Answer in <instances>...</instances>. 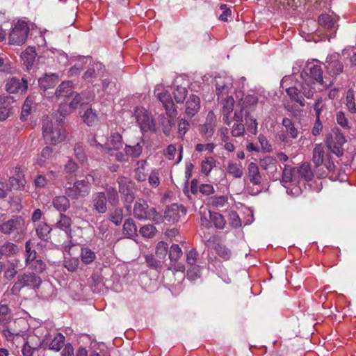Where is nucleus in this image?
Wrapping results in <instances>:
<instances>
[{"label": "nucleus", "mask_w": 356, "mask_h": 356, "mask_svg": "<svg viewBox=\"0 0 356 356\" xmlns=\"http://www.w3.org/2000/svg\"><path fill=\"white\" fill-rule=\"evenodd\" d=\"M335 165L332 161H327L324 166H322L321 169H318L316 174L320 179L325 177L328 172H332L334 170Z\"/></svg>", "instance_id": "obj_49"}, {"label": "nucleus", "mask_w": 356, "mask_h": 356, "mask_svg": "<svg viewBox=\"0 0 356 356\" xmlns=\"http://www.w3.org/2000/svg\"><path fill=\"white\" fill-rule=\"evenodd\" d=\"M297 173L299 177L307 181L312 180L314 177V173L309 163H302L297 170Z\"/></svg>", "instance_id": "obj_36"}, {"label": "nucleus", "mask_w": 356, "mask_h": 356, "mask_svg": "<svg viewBox=\"0 0 356 356\" xmlns=\"http://www.w3.org/2000/svg\"><path fill=\"white\" fill-rule=\"evenodd\" d=\"M58 118H60V115L56 113L54 115L55 122L49 120L48 118L43 120L42 134L47 143L56 145L63 142L66 138V131L61 125L63 122L57 121Z\"/></svg>", "instance_id": "obj_3"}, {"label": "nucleus", "mask_w": 356, "mask_h": 356, "mask_svg": "<svg viewBox=\"0 0 356 356\" xmlns=\"http://www.w3.org/2000/svg\"><path fill=\"white\" fill-rule=\"evenodd\" d=\"M26 266L29 269L33 270L35 274H40L46 268V264L41 259H36Z\"/></svg>", "instance_id": "obj_48"}, {"label": "nucleus", "mask_w": 356, "mask_h": 356, "mask_svg": "<svg viewBox=\"0 0 356 356\" xmlns=\"http://www.w3.org/2000/svg\"><path fill=\"white\" fill-rule=\"evenodd\" d=\"M13 102V99L10 96L0 97V121L5 120L12 113Z\"/></svg>", "instance_id": "obj_21"}, {"label": "nucleus", "mask_w": 356, "mask_h": 356, "mask_svg": "<svg viewBox=\"0 0 356 356\" xmlns=\"http://www.w3.org/2000/svg\"><path fill=\"white\" fill-rule=\"evenodd\" d=\"M19 252L17 246L10 241H6L0 245V259L3 257H13Z\"/></svg>", "instance_id": "obj_29"}, {"label": "nucleus", "mask_w": 356, "mask_h": 356, "mask_svg": "<svg viewBox=\"0 0 356 356\" xmlns=\"http://www.w3.org/2000/svg\"><path fill=\"white\" fill-rule=\"evenodd\" d=\"M134 216L138 220H152L156 223L159 222L161 216L157 213L155 208H149L147 202L139 199L137 200L134 207Z\"/></svg>", "instance_id": "obj_5"}, {"label": "nucleus", "mask_w": 356, "mask_h": 356, "mask_svg": "<svg viewBox=\"0 0 356 356\" xmlns=\"http://www.w3.org/2000/svg\"><path fill=\"white\" fill-rule=\"evenodd\" d=\"M318 22L319 25L325 29L334 30V33L337 29L336 19L328 14H321L318 17Z\"/></svg>", "instance_id": "obj_27"}, {"label": "nucleus", "mask_w": 356, "mask_h": 356, "mask_svg": "<svg viewBox=\"0 0 356 356\" xmlns=\"http://www.w3.org/2000/svg\"><path fill=\"white\" fill-rule=\"evenodd\" d=\"M169 259L170 260L169 268L174 272L178 271V245H172L169 252Z\"/></svg>", "instance_id": "obj_37"}, {"label": "nucleus", "mask_w": 356, "mask_h": 356, "mask_svg": "<svg viewBox=\"0 0 356 356\" xmlns=\"http://www.w3.org/2000/svg\"><path fill=\"white\" fill-rule=\"evenodd\" d=\"M36 53L34 47H29L22 54V58L24 61V64L28 69L31 67L34 63Z\"/></svg>", "instance_id": "obj_33"}, {"label": "nucleus", "mask_w": 356, "mask_h": 356, "mask_svg": "<svg viewBox=\"0 0 356 356\" xmlns=\"http://www.w3.org/2000/svg\"><path fill=\"white\" fill-rule=\"evenodd\" d=\"M123 146L122 137L118 132L111 133L104 145V153L113 156V152L122 148Z\"/></svg>", "instance_id": "obj_18"}, {"label": "nucleus", "mask_w": 356, "mask_h": 356, "mask_svg": "<svg viewBox=\"0 0 356 356\" xmlns=\"http://www.w3.org/2000/svg\"><path fill=\"white\" fill-rule=\"evenodd\" d=\"M110 220L116 225H120L122 221L123 212L120 208H115L110 213Z\"/></svg>", "instance_id": "obj_54"}, {"label": "nucleus", "mask_w": 356, "mask_h": 356, "mask_svg": "<svg viewBox=\"0 0 356 356\" xmlns=\"http://www.w3.org/2000/svg\"><path fill=\"white\" fill-rule=\"evenodd\" d=\"M134 115L142 132H155L156 124L150 113L142 106H136L134 111Z\"/></svg>", "instance_id": "obj_6"}, {"label": "nucleus", "mask_w": 356, "mask_h": 356, "mask_svg": "<svg viewBox=\"0 0 356 356\" xmlns=\"http://www.w3.org/2000/svg\"><path fill=\"white\" fill-rule=\"evenodd\" d=\"M200 98L195 95H191L186 102V114L191 118L194 116L200 108Z\"/></svg>", "instance_id": "obj_25"}, {"label": "nucleus", "mask_w": 356, "mask_h": 356, "mask_svg": "<svg viewBox=\"0 0 356 356\" xmlns=\"http://www.w3.org/2000/svg\"><path fill=\"white\" fill-rule=\"evenodd\" d=\"M80 257L82 262L85 264H90L96 259L95 252L88 248H81Z\"/></svg>", "instance_id": "obj_41"}, {"label": "nucleus", "mask_w": 356, "mask_h": 356, "mask_svg": "<svg viewBox=\"0 0 356 356\" xmlns=\"http://www.w3.org/2000/svg\"><path fill=\"white\" fill-rule=\"evenodd\" d=\"M124 150L126 155L130 156L134 158H137L140 156V155L141 154L143 147L140 145V143L138 142L134 145H126Z\"/></svg>", "instance_id": "obj_46"}, {"label": "nucleus", "mask_w": 356, "mask_h": 356, "mask_svg": "<svg viewBox=\"0 0 356 356\" xmlns=\"http://www.w3.org/2000/svg\"><path fill=\"white\" fill-rule=\"evenodd\" d=\"M56 99L60 105L57 114L60 118L57 121L63 122L66 116L77 108L79 105L81 107L83 102L87 101V96L83 92L78 93L74 90H56Z\"/></svg>", "instance_id": "obj_2"}, {"label": "nucleus", "mask_w": 356, "mask_h": 356, "mask_svg": "<svg viewBox=\"0 0 356 356\" xmlns=\"http://www.w3.org/2000/svg\"><path fill=\"white\" fill-rule=\"evenodd\" d=\"M60 218L56 222L54 227L68 232L71 230L72 220L66 215L60 213Z\"/></svg>", "instance_id": "obj_40"}, {"label": "nucleus", "mask_w": 356, "mask_h": 356, "mask_svg": "<svg viewBox=\"0 0 356 356\" xmlns=\"http://www.w3.org/2000/svg\"><path fill=\"white\" fill-rule=\"evenodd\" d=\"M101 66V64L97 63H93L88 69L85 72L83 75V79L88 82H90L92 81L94 78L97 76L98 73L97 70H99V67Z\"/></svg>", "instance_id": "obj_44"}, {"label": "nucleus", "mask_w": 356, "mask_h": 356, "mask_svg": "<svg viewBox=\"0 0 356 356\" xmlns=\"http://www.w3.org/2000/svg\"><path fill=\"white\" fill-rule=\"evenodd\" d=\"M346 142L344 136L339 132L334 133L330 139L327 140V145L330 151L337 156L343 154V145Z\"/></svg>", "instance_id": "obj_16"}, {"label": "nucleus", "mask_w": 356, "mask_h": 356, "mask_svg": "<svg viewBox=\"0 0 356 356\" xmlns=\"http://www.w3.org/2000/svg\"><path fill=\"white\" fill-rule=\"evenodd\" d=\"M51 228L45 222L39 224L36 229V232L40 238L44 241H47L49 238V234Z\"/></svg>", "instance_id": "obj_45"}, {"label": "nucleus", "mask_w": 356, "mask_h": 356, "mask_svg": "<svg viewBox=\"0 0 356 356\" xmlns=\"http://www.w3.org/2000/svg\"><path fill=\"white\" fill-rule=\"evenodd\" d=\"M31 346H33L35 349L38 350L42 344L44 342V340H42L36 334H29L26 341Z\"/></svg>", "instance_id": "obj_58"}, {"label": "nucleus", "mask_w": 356, "mask_h": 356, "mask_svg": "<svg viewBox=\"0 0 356 356\" xmlns=\"http://www.w3.org/2000/svg\"><path fill=\"white\" fill-rule=\"evenodd\" d=\"M26 249V265H29L31 262L36 260L37 252L35 250H32L31 247V241H28L25 244Z\"/></svg>", "instance_id": "obj_53"}, {"label": "nucleus", "mask_w": 356, "mask_h": 356, "mask_svg": "<svg viewBox=\"0 0 356 356\" xmlns=\"http://www.w3.org/2000/svg\"><path fill=\"white\" fill-rule=\"evenodd\" d=\"M65 342V337L60 333L56 334L49 343V348L54 351H59Z\"/></svg>", "instance_id": "obj_39"}, {"label": "nucleus", "mask_w": 356, "mask_h": 356, "mask_svg": "<svg viewBox=\"0 0 356 356\" xmlns=\"http://www.w3.org/2000/svg\"><path fill=\"white\" fill-rule=\"evenodd\" d=\"M294 168L289 165H284L282 172V182L288 183L293 181Z\"/></svg>", "instance_id": "obj_55"}, {"label": "nucleus", "mask_w": 356, "mask_h": 356, "mask_svg": "<svg viewBox=\"0 0 356 356\" xmlns=\"http://www.w3.org/2000/svg\"><path fill=\"white\" fill-rule=\"evenodd\" d=\"M147 161L145 160L138 161L135 168V179L138 181L146 180L148 172L146 169Z\"/></svg>", "instance_id": "obj_32"}, {"label": "nucleus", "mask_w": 356, "mask_h": 356, "mask_svg": "<svg viewBox=\"0 0 356 356\" xmlns=\"http://www.w3.org/2000/svg\"><path fill=\"white\" fill-rule=\"evenodd\" d=\"M316 60L303 61V65L298 74L300 78L299 86L302 89H313L316 87H323L329 89L333 84V80L330 77L323 76V72L320 65L315 63Z\"/></svg>", "instance_id": "obj_1"}, {"label": "nucleus", "mask_w": 356, "mask_h": 356, "mask_svg": "<svg viewBox=\"0 0 356 356\" xmlns=\"http://www.w3.org/2000/svg\"><path fill=\"white\" fill-rule=\"evenodd\" d=\"M284 127L277 134V138L280 141L285 144L291 143V139H296L298 136L299 131L296 127L294 122L288 118H284L282 121Z\"/></svg>", "instance_id": "obj_8"}, {"label": "nucleus", "mask_w": 356, "mask_h": 356, "mask_svg": "<svg viewBox=\"0 0 356 356\" xmlns=\"http://www.w3.org/2000/svg\"><path fill=\"white\" fill-rule=\"evenodd\" d=\"M41 282V278L35 273H24L18 277V280L13 286L11 291L13 293H17L22 287L36 289L39 287Z\"/></svg>", "instance_id": "obj_11"}, {"label": "nucleus", "mask_w": 356, "mask_h": 356, "mask_svg": "<svg viewBox=\"0 0 356 356\" xmlns=\"http://www.w3.org/2000/svg\"><path fill=\"white\" fill-rule=\"evenodd\" d=\"M178 217V204H172L168 206L164 212V220L168 223L174 222Z\"/></svg>", "instance_id": "obj_35"}, {"label": "nucleus", "mask_w": 356, "mask_h": 356, "mask_svg": "<svg viewBox=\"0 0 356 356\" xmlns=\"http://www.w3.org/2000/svg\"><path fill=\"white\" fill-rule=\"evenodd\" d=\"M202 80L204 82H207V86L212 89L214 87L216 89H229V88L234 87L232 77L227 74H222L214 77L204 76Z\"/></svg>", "instance_id": "obj_13"}, {"label": "nucleus", "mask_w": 356, "mask_h": 356, "mask_svg": "<svg viewBox=\"0 0 356 356\" xmlns=\"http://www.w3.org/2000/svg\"><path fill=\"white\" fill-rule=\"evenodd\" d=\"M209 213L211 221L213 222L214 226L218 229H223L226 223L223 216L216 212L209 211Z\"/></svg>", "instance_id": "obj_47"}, {"label": "nucleus", "mask_w": 356, "mask_h": 356, "mask_svg": "<svg viewBox=\"0 0 356 356\" xmlns=\"http://www.w3.org/2000/svg\"><path fill=\"white\" fill-rule=\"evenodd\" d=\"M303 65V60H297L293 65L292 74L285 76L280 82V87L282 89H299L302 88V86H299L300 79H298V74Z\"/></svg>", "instance_id": "obj_12"}, {"label": "nucleus", "mask_w": 356, "mask_h": 356, "mask_svg": "<svg viewBox=\"0 0 356 356\" xmlns=\"http://www.w3.org/2000/svg\"><path fill=\"white\" fill-rule=\"evenodd\" d=\"M53 149L50 147H45L42 152L37 156L35 163L40 166L45 165L53 159Z\"/></svg>", "instance_id": "obj_30"}, {"label": "nucleus", "mask_w": 356, "mask_h": 356, "mask_svg": "<svg viewBox=\"0 0 356 356\" xmlns=\"http://www.w3.org/2000/svg\"><path fill=\"white\" fill-rule=\"evenodd\" d=\"M29 27L24 21H18L9 34V42L11 44L21 45L27 38Z\"/></svg>", "instance_id": "obj_10"}, {"label": "nucleus", "mask_w": 356, "mask_h": 356, "mask_svg": "<svg viewBox=\"0 0 356 356\" xmlns=\"http://www.w3.org/2000/svg\"><path fill=\"white\" fill-rule=\"evenodd\" d=\"M245 182L252 184V188L249 189L251 195H257L262 190L261 175L258 165L251 162L248 166V174L245 178Z\"/></svg>", "instance_id": "obj_7"}, {"label": "nucleus", "mask_w": 356, "mask_h": 356, "mask_svg": "<svg viewBox=\"0 0 356 356\" xmlns=\"http://www.w3.org/2000/svg\"><path fill=\"white\" fill-rule=\"evenodd\" d=\"M119 184V191L122 195V198L125 202L131 203L134 201L135 196L134 188L135 184L129 179L122 177L118 179Z\"/></svg>", "instance_id": "obj_15"}, {"label": "nucleus", "mask_w": 356, "mask_h": 356, "mask_svg": "<svg viewBox=\"0 0 356 356\" xmlns=\"http://www.w3.org/2000/svg\"><path fill=\"white\" fill-rule=\"evenodd\" d=\"M9 183L12 188L19 190L24 188L26 181L24 175L19 168H15L13 176L9 179Z\"/></svg>", "instance_id": "obj_23"}, {"label": "nucleus", "mask_w": 356, "mask_h": 356, "mask_svg": "<svg viewBox=\"0 0 356 356\" xmlns=\"http://www.w3.org/2000/svg\"><path fill=\"white\" fill-rule=\"evenodd\" d=\"M324 147L321 144L316 145L313 150L312 161L317 168L322 166L324 161Z\"/></svg>", "instance_id": "obj_31"}, {"label": "nucleus", "mask_w": 356, "mask_h": 356, "mask_svg": "<svg viewBox=\"0 0 356 356\" xmlns=\"http://www.w3.org/2000/svg\"><path fill=\"white\" fill-rule=\"evenodd\" d=\"M246 122L248 124V130L251 134L255 135L257 133L258 123L257 120L253 118L249 114L245 116Z\"/></svg>", "instance_id": "obj_61"}, {"label": "nucleus", "mask_w": 356, "mask_h": 356, "mask_svg": "<svg viewBox=\"0 0 356 356\" xmlns=\"http://www.w3.org/2000/svg\"><path fill=\"white\" fill-rule=\"evenodd\" d=\"M229 223L234 228H238L241 226V220L236 211H230L229 212Z\"/></svg>", "instance_id": "obj_59"}, {"label": "nucleus", "mask_w": 356, "mask_h": 356, "mask_svg": "<svg viewBox=\"0 0 356 356\" xmlns=\"http://www.w3.org/2000/svg\"><path fill=\"white\" fill-rule=\"evenodd\" d=\"M156 229L152 225L143 226L140 229L141 235L145 238H152L154 236Z\"/></svg>", "instance_id": "obj_62"}, {"label": "nucleus", "mask_w": 356, "mask_h": 356, "mask_svg": "<svg viewBox=\"0 0 356 356\" xmlns=\"http://www.w3.org/2000/svg\"><path fill=\"white\" fill-rule=\"evenodd\" d=\"M209 204L214 208L220 209L228 204V198L225 195H215L209 198Z\"/></svg>", "instance_id": "obj_43"}, {"label": "nucleus", "mask_w": 356, "mask_h": 356, "mask_svg": "<svg viewBox=\"0 0 356 356\" xmlns=\"http://www.w3.org/2000/svg\"><path fill=\"white\" fill-rule=\"evenodd\" d=\"M222 104L223 122L227 125L230 126L231 121L229 120V115L234 109V99L232 96H227L224 99Z\"/></svg>", "instance_id": "obj_26"}, {"label": "nucleus", "mask_w": 356, "mask_h": 356, "mask_svg": "<svg viewBox=\"0 0 356 356\" xmlns=\"http://www.w3.org/2000/svg\"><path fill=\"white\" fill-rule=\"evenodd\" d=\"M90 183L89 180H78L72 186L66 187L65 194L71 199L77 200L86 197L90 192Z\"/></svg>", "instance_id": "obj_9"}, {"label": "nucleus", "mask_w": 356, "mask_h": 356, "mask_svg": "<svg viewBox=\"0 0 356 356\" xmlns=\"http://www.w3.org/2000/svg\"><path fill=\"white\" fill-rule=\"evenodd\" d=\"M226 170L227 174L234 179H240L244 175V168L241 161H229Z\"/></svg>", "instance_id": "obj_22"}, {"label": "nucleus", "mask_w": 356, "mask_h": 356, "mask_svg": "<svg viewBox=\"0 0 356 356\" xmlns=\"http://www.w3.org/2000/svg\"><path fill=\"white\" fill-rule=\"evenodd\" d=\"M63 262L64 267L70 272H75L79 265V260L76 257L65 258Z\"/></svg>", "instance_id": "obj_51"}, {"label": "nucleus", "mask_w": 356, "mask_h": 356, "mask_svg": "<svg viewBox=\"0 0 356 356\" xmlns=\"http://www.w3.org/2000/svg\"><path fill=\"white\" fill-rule=\"evenodd\" d=\"M105 195L106 194V200L113 205L115 206L119 203V195L117 190L112 186H107L105 190Z\"/></svg>", "instance_id": "obj_42"}, {"label": "nucleus", "mask_w": 356, "mask_h": 356, "mask_svg": "<svg viewBox=\"0 0 356 356\" xmlns=\"http://www.w3.org/2000/svg\"><path fill=\"white\" fill-rule=\"evenodd\" d=\"M231 134L233 137L243 136L245 134V127L243 123H234L232 126Z\"/></svg>", "instance_id": "obj_63"}, {"label": "nucleus", "mask_w": 356, "mask_h": 356, "mask_svg": "<svg viewBox=\"0 0 356 356\" xmlns=\"http://www.w3.org/2000/svg\"><path fill=\"white\" fill-rule=\"evenodd\" d=\"M28 81L25 78L13 76L8 79L6 89H28Z\"/></svg>", "instance_id": "obj_28"}, {"label": "nucleus", "mask_w": 356, "mask_h": 356, "mask_svg": "<svg viewBox=\"0 0 356 356\" xmlns=\"http://www.w3.org/2000/svg\"><path fill=\"white\" fill-rule=\"evenodd\" d=\"M92 209L98 213H105L107 211V200L104 192H96L92 195Z\"/></svg>", "instance_id": "obj_19"}, {"label": "nucleus", "mask_w": 356, "mask_h": 356, "mask_svg": "<svg viewBox=\"0 0 356 356\" xmlns=\"http://www.w3.org/2000/svg\"><path fill=\"white\" fill-rule=\"evenodd\" d=\"M327 72L330 74V77L333 80L332 77L340 74L343 71V66L339 60V55L334 54L327 57L326 59Z\"/></svg>", "instance_id": "obj_17"}, {"label": "nucleus", "mask_w": 356, "mask_h": 356, "mask_svg": "<svg viewBox=\"0 0 356 356\" xmlns=\"http://www.w3.org/2000/svg\"><path fill=\"white\" fill-rule=\"evenodd\" d=\"M289 96L294 101L300 104L301 106H305V99L302 94V90H286Z\"/></svg>", "instance_id": "obj_57"}, {"label": "nucleus", "mask_w": 356, "mask_h": 356, "mask_svg": "<svg viewBox=\"0 0 356 356\" xmlns=\"http://www.w3.org/2000/svg\"><path fill=\"white\" fill-rule=\"evenodd\" d=\"M54 208L59 211H65L70 207V201L64 195L56 196L53 200Z\"/></svg>", "instance_id": "obj_38"}, {"label": "nucleus", "mask_w": 356, "mask_h": 356, "mask_svg": "<svg viewBox=\"0 0 356 356\" xmlns=\"http://www.w3.org/2000/svg\"><path fill=\"white\" fill-rule=\"evenodd\" d=\"M93 99V95L90 94V96H87V101L83 102L81 104V108L80 111V117L81 120L88 126H93L98 122V115L97 111L88 106V103Z\"/></svg>", "instance_id": "obj_14"}, {"label": "nucleus", "mask_w": 356, "mask_h": 356, "mask_svg": "<svg viewBox=\"0 0 356 356\" xmlns=\"http://www.w3.org/2000/svg\"><path fill=\"white\" fill-rule=\"evenodd\" d=\"M22 323H24V321L23 320L14 321L10 322L8 321L6 325L4 326L7 327L9 331L13 332L15 336H23L24 332L17 328V325H19Z\"/></svg>", "instance_id": "obj_52"}, {"label": "nucleus", "mask_w": 356, "mask_h": 356, "mask_svg": "<svg viewBox=\"0 0 356 356\" xmlns=\"http://www.w3.org/2000/svg\"><path fill=\"white\" fill-rule=\"evenodd\" d=\"M26 229L25 221L21 216H15L0 224V232L16 241L23 237Z\"/></svg>", "instance_id": "obj_4"}, {"label": "nucleus", "mask_w": 356, "mask_h": 356, "mask_svg": "<svg viewBox=\"0 0 356 356\" xmlns=\"http://www.w3.org/2000/svg\"><path fill=\"white\" fill-rule=\"evenodd\" d=\"M216 250L217 254L225 261L229 259V258L231 257V251L224 245H218L216 247Z\"/></svg>", "instance_id": "obj_60"}, {"label": "nucleus", "mask_w": 356, "mask_h": 356, "mask_svg": "<svg viewBox=\"0 0 356 356\" xmlns=\"http://www.w3.org/2000/svg\"><path fill=\"white\" fill-rule=\"evenodd\" d=\"M59 82L58 76L56 74H46L43 77L38 79L40 89L54 88Z\"/></svg>", "instance_id": "obj_24"}, {"label": "nucleus", "mask_w": 356, "mask_h": 356, "mask_svg": "<svg viewBox=\"0 0 356 356\" xmlns=\"http://www.w3.org/2000/svg\"><path fill=\"white\" fill-rule=\"evenodd\" d=\"M216 165V160L213 156H207L200 163L201 172L208 176Z\"/></svg>", "instance_id": "obj_34"}, {"label": "nucleus", "mask_w": 356, "mask_h": 356, "mask_svg": "<svg viewBox=\"0 0 356 356\" xmlns=\"http://www.w3.org/2000/svg\"><path fill=\"white\" fill-rule=\"evenodd\" d=\"M136 226L133 220L127 219L123 225V231L129 237L133 236L136 234Z\"/></svg>", "instance_id": "obj_50"}, {"label": "nucleus", "mask_w": 356, "mask_h": 356, "mask_svg": "<svg viewBox=\"0 0 356 356\" xmlns=\"http://www.w3.org/2000/svg\"><path fill=\"white\" fill-rule=\"evenodd\" d=\"M187 278L190 280H195L200 277V269L198 266H191L187 270Z\"/></svg>", "instance_id": "obj_64"}, {"label": "nucleus", "mask_w": 356, "mask_h": 356, "mask_svg": "<svg viewBox=\"0 0 356 356\" xmlns=\"http://www.w3.org/2000/svg\"><path fill=\"white\" fill-rule=\"evenodd\" d=\"M158 97L165 108L166 113L170 118H174L176 115L177 111L170 93L168 90H164L159 93Z\"/></svg>", "instance_id": "obj_20"}, {"label": "nucleus", "mask_w": 356, "mask_h": 356, "mask_svg": "<svg viewBox=\"0 0 356 356\" xmlns=\"http://www.w3.org/2000/svg\"><path fill=\"white\" fill-rule=\"evenodd\" d=\"M276 159L271 156H266L260 160V165L264 170L275 168Z\"/></svg>", "instance_id": "obj_56"}]
</instances>
